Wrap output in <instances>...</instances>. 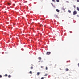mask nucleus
<instances>
[{
    "instance_id": "f257e3e1",
    "label": "nucleus",
    "mask_w": 79,
    "mask_h": 79,
    "mask_svg": "<svg viewBox=\"0 0 79 79\" xmlns=\"http://www.w3.org/2000/svg\"><path fill=\"white\" fill-rule=\"evenodd\" d=\"M77 14V12H76V11H74L73 13V15H76Z\"/></svg>"
},
{
    "instance_id": "f03ea898",
    "label": "nucleus",
    "mask_w": 79,
    "mask_h": 79,
    "mask_svg": "<svg viewBox=\"0 0 79 79\" xmlns=\"http://www.w3.org/2000/svg\"><path fill=\"white\" fill-rule=\"evenodd\" d=\"M51 53V52H48L46 53V55H50Z\"/></svg>"
},
{
    "instance_id": "7ed1b4c3",
    "label": "nucleus",
    "mask_w": 79,
    "mask_h": 79,
    "mask_svg": "<svg viewBox=\"0 0 79 79\" xmlns=\"http://www.w3.org/2000/svg\"><path fill=\"white\" fill-rule=\"evenodd\" d=\"M61 9L62 10H63L64 11H65V9H64V8L62 7L61 8Z\"/></svg>"
},
{
    "instance_id": "20e7f679",
    "label": "nucleus",
    "mask_w": 79,
    "mask_h": 79,
    "mask_svg": "<svg viewBox=\"0 0 79 79\" xmlns=\"http://www.w3.org/2000/svg\"><path fill=\"white\" fill-rule=\"evenodd\" d=\"M77 11H79V8L78 7H77Z\"/></svg>"
},
{
    "instance_id": "39448f33",
    "label": "nucleus",
    "mask_w": 79,
    "mask_h": 79,
    "mask_svg": "<svg viewBox=\"0 0 79 79\" xmlns=\"http://www.w3.org/2000/svg\"><path fill=\"white\" fill-rule=\"evenodd\" d=\"M56 11L57 12H60V10H59L58 9H57L56 10Z\"/></svg>"
},
{
    "instance_id": "423d86ee",
    "label": "nucleus",
    "mask_w": 79,
    "mask_h": 79,
    "mask_svg": "<svg viewBox=\"0 0 79 79\" xmlns=\"http://www.w3.org/2000/svg\"><path fill=\"white\" fill-rule=\"evenodd\" d=\"M7 4L8 5H9V6H10V5H11V3H8Z\"/></svg>"
},
{
    "instance_id": "0eeeda50",
    "label": "nucleus",
    "mask_w": 79,
    "mask_h": 79,
    "mask_svg": "<svg viewBox=\"0 0 79 79\" xmlns=\"http://www.w3.org/2000/svg\"><path fill=\"white\" fill-rule=\"evenodd\" d=\"M68 70H69V69H68V68H66L65 69V71H68Z\"/></svg>"
},
{
    "instance_id": "6e6552de",
    "label": "nucleus",
    "mask_w": 79,
    "mask_h": 79,
    "mask_svg": "<svg viewBox=\"0 0 79 79\" xmlns=\"http://www.w3.org/2000/svg\"><path fill=\"white\" fill-rule=\"evenodd\" d=\"M40 74V72H37V76H39Z\"/></svg>"
},
{
    "instance_id": "1a4fd4ad",
    "label": "nucleus",
    "mask_w": 79,
    "mask_h": 79,
    "mask_svg": "<svg viewBox=\"0 0 79 79\" xmlns=\"http://www.w3.org/2000/svg\"><path fill=\"white\" fill-rule=\"evenodd\" d=\"M38 59H39V60H41V57H39L38 58Z\"/></svg>"
},
{
    "instance_id": "9d476101",
    "label": "nucleus",
    "mask_w": 79,
    "mask_h": 79,
    "mask_svg": "<svg viewBox=\"0 0 79 79\" xmlns=\"http://www.w3.org/2000/svg\"><path fill=\"white\" fill-rule=\"evenodd\" d=\"M57 2L58 3V2H60V0H56Z\"/></svg>"
},
{
    "instance_id": "9b49d317",
    "label": "nucleus",
    "mask_w": 79,
    "mask_h": 79,
    "mask_svg": "<svg viewBox=\"0 0 79 79\" xmlns=\"http://www.w3.org/2000/svg\"><path fill=\"white\" fill-rule=\"evenodd\" d=\"M8 77H9V78L11 77V75H9L8 76Z\"/></svg>"
},
{
    "instance_id": "f8f14e48",
    "label": "nucleus",
    "mask_w": 79,
    "mask_h": 79,
    "mask_svg": "<svg viewBox=\"0 0 79 79\" xmlns=\"http://www.w3.org/2000/svg\"><path fill=\"white\" fill-rule=\"evenodd\" d=\"M31 69H33V67L32 66L31 67Z\"/></svg>"
},
{
    "instance_id": "ddd939ff",
    "label": "nucleus",
    "mask_w": 79,
    "mask_h": 79,
    "mask_svg": "<svg viewBox=\"0 0 79 79\" xmlns=\"http://www.w3.org/2000/svg\"><path fill=\"white\" fill-rule=\"evenodd\" d=\"M46 70H47L48 69V68H47V67H46Z\"/></svg>"
},
{
    "instance_id": "4468645a",
    "label": "nucleus",
    "mask_w": 79,
    "mask_h": 79,
    "mask_svg": "<svg viewBox=\"0 0 79 79\" xmlns=\"http://www.w3.org/2000/svg\"><path fill=\"white\" fill-rule=\"evenodd\" d=\"M47 76V74H45L44 75V76Z\"/></svg>"
},
{
    "instance_id": "2eb2a0df",
    "label": "nucleus",
    "mask_w": 79,
    "mask_h": 79,
    "mask_svg": "<svg viewBox=\"0 0 79 79\" xmlns=\"http://www.w3.org/2000/svg\"><path fill=\"white\" fill-rule=\"evenodd\" d=\"M68 12H69V13H71V10H68Z\"/></svg>"
},
{
    "instance_id": "dca6fc26",
    "label": "nucleus",
    "mask_w": 79,
    "mask_h": 79,
    "mask_svg": "<svg viewBox=\"0 0 79 79\" xmlns=\"http://www.w3.org/2000/svg\"><path fill=\"white\" fill-rule=\"evenodd\" d=\"M30 74H32V71H30L29 72Z\"/></svg>"
},
{
    "instance_id": "f3484780",
    "label": "nucleus",
    "mask_w": 79,
    "mask_h": 79,
    "mask_svg": "<svg viewBox=\"0 0 79 79\" xmlns=\"http://www.w3.org/2000/svg\"><path fill=\"white\" fill-rule=\"evenodd\" d=\"M54 2H55V0H52Z\"/></svg>"
},
{
    "instance_id": "a211bd4d",
    "label": "nucleus",
    "mask_w": 79,
    "mask_h": 79,
    "mask_svg": "<svg viewBox=\"0 0 79 79\" xmlns=\"http://www.w3.org/2000/svg\"><path fill=\"white\" fill-rule=\"evenodd\" d=\"M5 76H6H6H7L8 75H7V74H6L5 75Z\"/></svg>"
},
{
    "instance_id": "6ab92c4d",
    "label": "nucleus",
    "mask_w": 79,
    "mask_h": 79,
    "mask_svg": "<svg viewBox=\"0 0 79 79\" xmlns=\"http://www.w3.org/2000/svg\"><path fill=\"white\" fill-rule=\"evenodd\" d=\"M41 68H44V67L41 66Z\"/></svg>"
},
{
    "instance_id": "aec40b11",
    "label": "nucleus",
    "mask_w": 79,
    "mask_h": 79,
    "mask_svg": "<svg viewBox=\"0 0 79 79\" xmlns=\"http://www.w3.org/2000/svg\"><path fill=\"white\" fill-rule=\"evenodd\" d=\"M1 77H2V76L1 75H0V78H1Z\"/></svg>"
},
{
    "instance_id": "412c9836",
    "label": "nucleus",
    "mask_w": 79,
    "mask_h": 79,
    "mask_svg": "<svg viewBox=\"0 0 79 79\" xmlns=\"http://www.w3.org/2000/svg\"><path fill=\"white\" fill-rule=\"evenodd\" d=\"M56 64L55 65V66L54 67V68H55L56 67Z\"/></svg>"
},
{
    "instance_id": "4be33fe9",
    "label": "nucleus",
    "mask_w": 79,
    "mask_h": 79,
    "mask_svg": "<svg viewBox=\"0 0 79 79\" xmlns=\"http://www.w3.org/2000/svg\"><path fill=\"white\" fill-rule=\"evenodd\" d=\"M41 79H44V77H42Z\"/></svg>"
},
{
    "instance_id": "5701e85b",
    "label": "nucleus",
    "mask_w": 79,
    "mask_h": 79,
    "mask_svg": "<svg viewBox=\"0 0 79 79\" xmlns=\"http://www.w3.org/2000/svg\"><path fill=\"white\" fill-rule=\"evenodd\" d=\"M77 2H79V0H77Z\"/></svg>"
},
{
    "instance_id": "b1692460",
    "label": "nucleus",
    "mask_w": 79,
    "mask_h": 79,
    "mask_svg": "<svg viewBox=\"0 0 79 79\" xmlns=\"http://www.w3.org/2000/svg\"><path fill=\"white\" fill-rule=\"evenodd\" d=\"M13 5H14V6H15V4H13Z\"/></svg>"
},
{
    "instance_id": "393cba45",
    "label": "nucleus",
    "mask_w": 79,
    "mask_h": 79,
    "mask_svg": "<svg viewBox=\"0 0 79 79\" xmlns=\"http://www.w3.org/2000/svg\"><path fill=\"white\" fill-rule=\"evenodd\" d=\"M73 6L74 8H75V6L74 5Z\"/></svg>"
},
{
    "instance_id": "a878e982",
    "label": "nucleus",
    "mask_w": 79,
    "mask_h": 79,
    "mask_svg": "<svg viewBox=\"0 0 79 79\" xmlns=\"http://www.w3.org/2000/svg\"><path fill=\"white\" fill-rule=\"evenodd\" d=\"M42 8H43V6H42L41 7Z\"/></svg>"
},
{
    "instance_id": "bb28decb",
    "label": "nucleus",
    "mask_w": 79,
    "mask_h": 79,
    "mask_svg": "<svg viewBox=\"0 0 79 79\" xmlns=\"http://www.w3.org/2000/svg\"><path fill=\"white\" fill-rule=\"evenodd\" d=\"M60 70H61V69H60Z\"/></svg>"
},
{
    "instance_id": "cd10ccee",
    "label": "nucleus",
    "mask_w": 79,
    "mask_h": 79,
    "mask_svg": "<svg viewBox=\"0 0 79 79\" xmlns=\"http://www.w3.org/2000/svg\"><path fill=\"white\" fill-rule=\"evenodd\" d=\"M12 72H13V71H12Z\"/></svg>"
},
{
    "instance_id": "c85d7f7f",
    "label": "nucleus",
    "mask_w": 79,
    "mask_h": 79,
    "mask_svg": "<svg viewBox=\"0 0 79 79\" xmlns=\"http://www.w3.org/2000/svg\"><path fill=\"white\" fill-rule=\"evenodd\" d=\"M52 5H53L52 4Z\"/></svg>"
}]
</instances>
